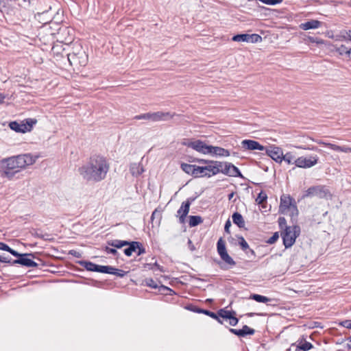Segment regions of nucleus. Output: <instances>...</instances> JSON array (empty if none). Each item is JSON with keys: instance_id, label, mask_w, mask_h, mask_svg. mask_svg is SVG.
Returning <instances> with one entry per match:
<instances>
[{"instance_id": "nucleus-31", "label": "nucleus", "mask_w": 351, "mask_h": 351, "mask_svg": "<svg viewBox=\"0 0 351 351\" xmlns=\"http://www.w3.org/2000/svg\"><path fill=\"white\" fill-rule=\"evenodd\" d=\"M112 270H114L112 266L98 265L97 272L110 274Z\"/></svg>"}, {"instance_id": "nucleus-28", "label": "nucleus", "mask_w": 351, "mask_h": 351, "mask_svg": "<svg viewBox=\"0 0 351 351\" xmlns=\"http://www.w3.org/2000/svg\"><path fill=\"white\" fill-rule=\"evenodd\" d=\"M250 299L255 300L257 302L267 303L271 300L266 296L261 295L259 294H252L250 297Z\"/></svg>"}, {"instance_id": "nucleus-62", "label": "nucleus", "mask_w": 351, "mask_h": 351, "mask_svg": "<svg viewBox=\"0 0 351 351\" xmlns=\"http://www.w3.org/2000/svg\"><path fill=\"white\" fill-rule=\"evenodd\" d=\"M69 254L73 255V256L77 257V258H80L81 257L80 252H77L75 250H71L69 252Z\"/></svg>"}, {"instance_id": "nucleus-3", "label": "nucleus", "mask_w": 351, "mask_h": 351, "mask_svg": "<svg viewBox=\"0 0 351 351\" xmlns=\"http://www.w3.org/2000/svg\"><path fill=\"white\" fill-rule=\"evenodd\" d=\"M197 162L204 164L206 166H197V173L198 178H210L219 173V167H222V162L218 160H208L204 159H199Z\"/></svg>"}, {"instance_id": "nucleus-4", "label": "nucleus", "mask_w": 351, "mask_h": 351, "mask_svg": "<svg viewBox=\"0 0 351 351\" xmlns=\"http://www.w3.org/2000/svg\"><path fill=\"white\" fill-rule=\"evenodd\" d=\"M300 233V228L298 226H286L285 230L281 233L285 248L290 247L294 244Z\"/></svg>"}, {"instance_id": "nucleus-46", "label": "nucleus", "mask_w": 351, "mask_h": 351, "mask_svg": "<svg viewBox=\"0 0 351 351\" xmlns=\"http://www.w3.org/2000/svg\"><path fill=\"white\" fill-rule=\"evenodd\" d=\"M279 238V235L278 232L274 233V234L267 240V243L273 244Z\"/></svg>"}, {"instance_id": "nucleus-47", "label": "nucleus", "mask_w": 351, "mask_h": 351, "mask_svg": "<svg viewBox=\"0 0 351 351\" xmlns=\"http://www.w3.org/2000/svg\"><path fill=\"white\" fill-rule=\"evenodd\" d=\"M202 312V314H204V315H206L213 319H217V313H215L214 312H212V311H210L208 310H206V309H204Z\"/></svg>"}, {"instance_id": "nucleus-5", "label": "nucleus", "mask_w": 351, "mask_h": 351, "mask_svg": "<svg viewBox=\"0 0 351 351\" xmlns=\"http://www.w3.org/2000/svg\"><path fill=\"white\" fill-rule=\"evenodd\" d=\"M173 117V114H171L170 112H147L141 114L139 115H136L134 117V119L140 120V119H145L149 120L154 122L167 121Z\"/></svg>"}, {"instance_id": "nucleus-45", "label": "nucleus", "mask_w": 351, "mask_h": 351, "mask_svg": "<svg viewBox=\"0 0 351 351\" xmlns=\"http://www.w3.org/2000/svg\"><path fill=\"white\" fill-rule=\"evenodd\" d=\"M341 37L344 40H349L351 41V30H344L341 32Z\"/></svg>"}, {"instance_id": "nucleus-63", "label": "nucleus", "mask_w": 351, "mask_h": 351, "mask_svg": "<svg viewBox=\"0 0 351 351\" xmlns=\"http://www.w3.org/2000/svg\"><path fill=\"white\" fill-rule=\"evenodd\" d=\"M156 215H160V213H159V212H158V210H155L152 213V216H151V219H152V220H153V219H154V217H156Z\"/></svg>"}, {"instance_id": "nucleus-44", "label": "nucleus", "mask_w": 351, "mask_h": 351, "mask_svg": "<svg viewBox=\"0 0 351 351\" xmlns=\"http://www.w3.org/2000/svg\"><path fill=\"white\" fill-rule=\"evenodd\" d=\"M299 347L302 351H308L313 348V345L310 342L305 341L302 345H300Z\"/></svg>"}, {"instance_id": "nucleus-59", "label": "nucleus", "mask_w": 351, "mask_h": 351, "mask_svg": "<svg viewBox=\"0 0 351 351\" xmlns=\"http://www.w3.org/2000/svg\"><path fill=\"white\" fill-rule=\"evenodd\" d=\"M244 252L249 257L256 256L255 252L253 250L250 249V247L246 251Z\"/></svg>"}, {"instance_id": "nucleus-7", "label": "nucleus", "mask_w": 351, "mask_h": 351, "mask_svg": "<svg viewBox=\"0 0 351 351\" xmlns=\"http://www.w3.org/2000/svg\"><path fill=\"white\" fill-rule=\"evenodd\" d=\"M37 123L36 119H26L22 123L12 121L9 123L11 130L19 132L25 133L32 130L33 126Z\"/></svg>"}, {"instance_id": "nucleus-49", "label": "nucleus", "mask_w": 351, "mask_h": 351, "mask_svg": "<svg viewBox=\"0 0 351 351\" xmlns=\"http://www.w3.org/2000/svg\"><path fill=\"white\" fill-rule=\"evenodd\" d=\"M186 308L194 312V313H202V311H203V310H204L203 308H198V307L194 306H187Z\"/></svg>"}, {"instance_id": "nucleus-51", "label": "nucleus", "mask_w": 351, "mask_h": 351, "mask_svg": "<svg viewBox=\"0 0 351 351\" xmlns=\"http://www.w3.org/2000/svg\"><path fill=\"white\" fill-rule=\"evenodd\" d=\"M138 247L137 248V255L138 256H140L141 254H143L145 253V247L142 245V244L138 241Z\"/></svg>"}, {"instance_id": "nucleus-35", "label": "nucleus", "mask_w": 351, "mask_h": 351, "mask_svg": "<svg viewBox=\"0 0 351 351\" xmlns=\"http://www.w3.org/2000/svg\"><path fill=\"white\" fill-rule=\"evenodd\" d=\"M220 258L228 265L230 266H234L236 265V262L233 260V258L227 253L223 254L220 256Z\"/></svg>"}, {"instance_id": "nucleus-56", "label": "nucleus", "mask_w": 351, "mask_h": 351, "mask_svg": "<svg viewBox=\"0 0 351 351\" xmlns=\"http://www.w3.org/2000/svg\"><path fill=\"white\" fill-rule=\"evenodd\" d=\"M278 223L279 226L281 228H282L283 226L286 228V219L285 217H279L278 219Z\"/></svg>"}, {"instance_id": "nucleus-61", "label": "nucleus", "mask_w": 351, "mask_h": 351, "mask_svg": "<svg viewBox=\"0 0 351 351\" xmlns=\"http://www.w3.org/2000/svg\"><path fill=\"white\" fill-rule=\"evenodd\" d=\"M293 348H295L294 351H302V349H300L299 346H295V343H292L291 346H290V348L289 349H287V351H291Z\"/></svg>"}, {"instance_id": "nucleus-39", "label": "nucleus", "mask_w": 351, "mask_h": 351, "mask_svg": "<svg viewBox=\"0 0 351 351\" xmlns=\"http://www.w3.org/2000/svg\"><path fill=\"white\" fill-rule=\"evenodd\" d=\"M113 269L114 270H112V273H110V274H113V275H115V276L121 277V278L124 277L128 273V271L115 268L114 267H113Z\"/></svg>"}, {"instance_id": "nucleus-26", "label": "nucleus", "mask_w": 351, "mask_h": 351, "mask_svg": "<svg viewBox=\"0 0 351 351\" xmlns=\"http://www.w3.org/2000/svg\"><path fill=\"white\" fill-rule=\"evenodd\" d=\"M217 252H218L219 256L227 253L226 243L222 238H220L218 240L217 243Z\"/></svg>"}, {"instance_id": "nucleus-27", "label": "nucleus", "mask_w": 351, "mask_h": 351, "mask_svg": "<svg viewBox=\"0 0 351 351\" xmlns=\"http://www.w3.org/2000/svg\"><path fill=\"white\" fill-rule=\"evenodd\" d=\"M217 314L221 318L229 319L230 318H231V316L235 315V312L221 308L217 311Z\"/></svg>"}, {"instance_id": "nucleus-1", "label": "nucleus", "mask_w": 351, "mask_h": 351, "mask_svg": "<svg viewBox=\"0 0 351 351\" xmlns=\"http://www.w3.org/2000/svg\"><path fill=\"white\" fill-rule=\"evenodd\" d=\"M109 170L110 163L107 158L94 155L78 169V172L86 182H99L106 179Z\"/></svg>"}, {"instance_id": "nucleus-30", "label": "nucleus", "mask_w": 351, "mask_h": 351, "mask_svg": "<svg viewBox=\"0 0 351 351\" xmlns=\"http://www.w3.org/2000/svg\"><path fill=\"white\" fill-rule=\"evenodd\" d=\"M202 222V219L198 215H191L189 217V226L191 227H195Z\"/></svg>"}, {"instance_id": "nucleus-38", "label": "nucleus", "mask_w": 351, "mask_h": 351, "mask_svg": "<svg viewBox=\"0 0 351 351\" xmlns=\"http://www.w3.org/2000/svg\"><path fill=\"white\" fill-rule=\"evenodd\" d=\"M249 38L250 43H256L262 40V37L256 34H249Z\"/></svg>"}, {"instance_id": "nucleus-20", "label": "nucleus", "mask_w": 351, "mask_h": 351, "mask_svg": "<svg viewBox=\"0 0 351 351\" xmlns=\"http://www.w3.org/2000/svg\"><path fill=\"white\" fill-rule=\"evenodd\" d=\"M322 25V22L317 20H310L305 23H301L300 27L303 30H308L312 29H317Z\"/></svg>"}, {"instance_id": "nucleus-37", "label": "nucleus", "mask_w": 351, "mask_h": 351, "mask_svg": "<svg viewBox=\"0 0 351 351\" xmlns=\"http://www.w3.org/2000/svg\"><path fill=\"white\" fill-rule=\"evenodd\" d=\"M336 52H337L339 55L343 56L346 55L348 57V48L343 45H341L339 47H336Z\"/></svg>"}, {"instance_id": "nucleus-43", "label": "nucleus", "mask_w": 351, "mask_h": 351, "mask_svg": "<svg viewBox=\"0 0 351 351\" xmlns=\"http://www.w3.org/2000/svg\"><path fill=\"white\" fill-rule=\"evenodd\" d=\"M267 198V195L265 193H263V191H261L258 194L256 201L258 202V204H262L265 201H266Z\"/></svg>"}, {"instance_id": "nucleus-57", "label": "nucleus", "mask_w": 351, "mask_h": 351, "mask_svg": "<svg viewBox=\"0 0 351 351\" xmlns=\"http://www.w3.org/2000/svg\"><path fill=\"white\" fill-rule=\"evenodd\" d=\"M231 226V222L228 219L226 221L225 226H224V230L226 232L229 233L230 232V228Z\"/></svg>"}, {"instance_id": "nucleus-52", "label": "nucleus", "mask_w": 351, "mask_h": 351, "mask_svg": "<svg viewBox=\"0 0 351 351\" xmlns=\"http://www.w3.org/2000/svg\"><path fill=\"white\" fill-rule=\"evenodd\" d=\"M239 319L233 315L231 318L229 319L230 325L234 326L238 324Z\"/></svg>"}, {"instance_id": "nucleus-29", "label": "nucleus", "mask_w": 351, "mask_h": 351, "mask_svg": "<svg viewBox=\"0 0 351 351\" xmlns=\"http://www.w3.org/2000/svg\"><path fill=\"white\" fill-rule=\"evenodd\" d=\"M232 40L235 42H246L249 43L250 38H249V34H240L234 35L232 37Z\"/></svg>"}, {"instance_id": "nucleus-53", "label": "nucleus", "mask_w": 351, "mask_h": 351, "mask_svg": "<svg viewBox=\"0 0 351 351\" xmlns=\"http://www.w3.org/2000/svg\"><path fill=\"white\" fill-rule=\"evenodd\" d=\"M340 325L346 328L351 329V319L342 321L340 322Z\"/></svg>"}, {"instance_id": "nucleus-41", "label": "nucleus", "mask_w": 351, "mask_h": 351, "mask_svg": "<svg viewBox=\"0 0 351 351\" xmlns=\"http://www.w3.org/2000/svg\"><path fill=\"white\" fill-rule=\"evenodd\" d=\"M145 283L146 286L153 289H156L158 287L156 282L154 281L152 278H146L145 280Z\"/></svg>"}, {"instance_id": "nucleus-32", "label": "nucleus", "mask_w": 351, "mask_h": 351, "mask_svg": "<svg viewBox=\"0 0 351 351\" xmlns=\"http://www.w3.org/2000/svg\"><path fill=\"white\" fill-rule=\"evenodd\" d=\"M144 268L145 269H152V270H155L156 269L159 270L161 272H164L165 271V270L163 269V267H162L160 265H158L157 262H155L153 264L152 263H146V264L144 265Z\"/></svg>"}, {"instance_id": "nucleus-19", "label": "nucleus", "mask_w": 351, "mask_h": 351, "mask_svg": "<svg viewBox=\"0 0 351 351\" xmlns=\"http://www.w3.org/2000/svg\"><path fill=\"white\" fill-rule=\"evenodd\" d=\"M212 156H216L219 157H227L230 155L229 150L226 149L221 147L217 146H211V153L210 154Z\"/></svg>"}, {"instance_id": "nucleus-15", "label": "nucleus", "mask_w": 351, "mask_h": 351, "mask_svg": "<svg viewBox=\"0 0 351 351\" xmlns=\"http://www.w3.org/2000/svg\"><path fill=\"white\" fill-rule=\"evenodd\" d=\"M265 150L269 157L278 163H281V158L282 156V149L279 147L270 146L268 148L265 147Z\"/></svg>"}, {"instance_id": "nucleus-13", "label": "nucleus", "mask_w": 351, "mask_h": 351, "mask_svg": "<svg viewBox=\"0 0 351 351\" xmlns=\"http://www.w3.org/2000/svg\"><path fill=\"white\" fill-rule=\"evenodd\" d=\"M31 256L32 258H34V255L33 254H21L19 258H17L16 260H14L12 262V265H21L23 266H25L27 267H36L38 266V264L29 258V257Z\"/></svg>"}, {"instance_id": "nucleus-50", "label": "nucleus", "mask_w": 351, "mask_h": 351, "mask_svg": "<svg viewBox=\"0 0 351 351\" xmlns=\"http://www.w3.org/2000/svg\"><path fill=\"white\" fill-rule=\"evenodd\" d=\"M312 141L317 143L319 145H324L326 147H329L330 149H332V147L331 145H334L333 143H328V142H325V141H319V140H314V139H312Z\"/></svg>"}, {"instance_id": "nucleus-17", "label": "nucleus", "mask_w": 351, "mask_h": 351, "mask_svg": "<svg viewBox=\"0 0 351 351\" xmlns=\"http://www.w3.org/2000/svg\"><path fill=\"white\" fill-rule=\"evenodd\" d=\"M229 330L231 333L239 337H245L247 335H252L255 332L254 329L250 328L247 325L243 326L241 329L230 328Z\"/></svg>"}, {"instance_id": "nucleus-9", "label": "nucleus", "mask_w": 351, "mask_h": 351, "mask_svg": "<svg viewBox=\"0 0 351 351\" xmlns=\"http://www.w3.org/2000/svg\"><path fill=\"white\" fill-rule=\"evenodd\" d=\"M280 211L285 213L288 210H291L292 215H298V210L294 199L289 195H283L280 197Z\"/></svg>"}, {"instance_id": "nucleus-42", "label": "nucleus", "mask_w": 351, "mask_h": 351, "mask_svg": "<svg viewBox=\"0 0 351 351\" xmlns=\"http://www.w3.org/2000/svg\"><path fill=\"white\" fill-rule=\"evenodd\" d=\"M104 250L108 254H112L113 256L118 255V252L115 247H110L108 246H106L104 248Z\"/></svg>"}, {"instance_id": "nucleus-11", "label": "nucleus", "mask_w": 351, "mask_h": 351, "mask_svg": "<svg viewBox=\"0 0 351 351\" xmlns=\"http://www.w3.org/2000/svg\"><path fill=\"white\" fill-rule=\"evenodd\" d=\"M184 145L203 154H210L211 153L212 145H208L201 140L189 141L184 143Z\"/></svg>"}, {"instance_id": "nucleus-14", "label": "nucleus", "mask_w": 351, "mask_h": 351, "mask_svg": "<svg viewBox=\"0 0 351 351\" xmlns=\"http://www.w3.org/2000/svg\"><path fill=\"white\" fill-rule=\"evenodd\" d=\"M195 199L196 197H189L185 202L182 203L180 208L178 210V214L180 215V223H183L184 221L185 217L189 212L190 206Z\"/></svg>"}, {"instance_id": "nucleus-22", "label": "nucleus", "mask_w": 351, "mask_h": 351, "mask_svg": "<svg viewBox=\"0 0 351 351\" xmlns=\"http://www.w3.org/2000/svg\"><path fill=\"white\" fill-rule=\"evenodd\" d=\"M128 247L124 249V254L127 256H130L133 252H136L138 247V241H129Z\"/></svg>"}, {"instance_id": "nucleus-23", "label": "nucleus", "mask_w": 351, "mask_h": 351, "mask_svg": "<svg viewBox=\"0 0 351 351\" xmlns=\"http://www.w3.org/2000/svg\"><path fill=\"white\" fill-rule=\"evenodd\" d=\"M232 221L239 228H243L245 226V221L243 216L238 212L234 213L232 216Z\"/></svg>"}, {"instance_id": "nucleus-55", "label": "nucleus", "mask_w": 351, "mask_h": 351, "mask_svg": "<svg viewBox=\"0 0 351 351\" xmlns=\"http://www.w3.org/2000/svg\"><path fill=\"white\" fill-rule=\"evenodd\" d=\"M0 262L1 263H11L12 264V261H11V258H9V257L0 256Z\"/></svg>"}, {"instance_id": "nucleus-10", "label": "nucleus", "mask_w": 351, "mask_h": 351, "mask_svg": "<svg viewBox=\"0 0 351 351\" xmlns=\"http://www.w3.org/2000/svg\"><path fill=\"white\" fill-rule=\"evenodd\" d=\"M222 167H219V173L230 176L243 178L242 173L238 167L230 162H222Z\"/></svg>"}, {"instance_id": "nucleus-40", "label": "nucleus", "mask_w": 351, "mask_h": 351, "mask_svg": "<svg viewBox=\"0 0 351 351\" xmlns=\"http://www.w3.org/2000/svg\"><path fill=\"white\" fill-rule=\"evenodd\" d=\"M239 245L243 251H246L249 248V245L243 237H239Z\"/></svg>"}, {"instance_id": "nucleus-58", "label": "nucleus", "mask_w": 351, "mask_h": 351, "mask_svg": "<svg viewBox=\"0 0 351 351\" xmlns=\"http://www.w3.org/2000/svg\"><path fill=\"white\" fill-rule=\"evenodd\" d=\"M9 248L10 246L8 245L6 243L0 242V250L8 252Z\"/></svg>"}, {"instance_id": "nucleus-64", "label": "nucleus", "mask_w": 351, "mask_h": 351, "mask_svg": "<svg viewBox=\"0 0 351 351\" xmlns=\"http://www.w3.org/2000/svg\"><path fill=\"white\" fill-rule=\"evenodd\" d=\"M5 99V95L3 93H0V104L4 102V99Z\"/></svg>"}, {"instance_id": "nucleus-6", "label": "nucleus", "mask_w": 351, "mask_h": 351, "mask_svg": "<svg viewBox=\"0 0 351 351\" xmlns=\"http://www.w3.org/2000/svg\"><path fill=\"white\" fill-rule=\"evenodd\" d=\"M317 197L320 199H329L331 197L330 192L325 186H314L309 187L305 192L304 197Z\"/></svg>"}, {"instance_id": "nucleus-18", "label": "nucleus", "mask_w": 351, "mask_h": 351, "mask_svg": "<svg viewBox=\"0 0 351 351\" xmlns=\"http://www.w3.org/2000/svg\"><path fill=\"white\" fill-rule=\"evenodd\" d=\"M180 167L181 169L186 173L191 175L194 178H198V175L196 171L197 167V165L187 163H182Z\"/></svg>"}, {"instance_id": "nucleus-48", "label": "nucleus", "mask_w": 351, "mask_h": 351, "mask_svg": "<svg viewBox=\"0 0 351 351\" xmlns=\"http://www.w3.org/2000/svg\"><path fill=\"white\" fill-rule=\"evenodd\" d=\"M159 289H160V291H169V293L167 294L169 295H173L176 294V292L173 289L169 288L168 287L164 286V285H161Z\"/></svg>"}, {"instance_id": "nucleus-8", "label": "nucleus", "mask_w": 351, "mask_h": 351, "mask_svg": "<svg viewBox=\"0 0 351 351\" xmlns=\"http://www.w3.org/2000/svg\"><path fill=\"white\" fill-rule=\"evenodd\" d=\"M68 60L71 65L84 66L87 63L88 56L80 47L77 51L68 54Z\"/></svg>"}, {"instance_id": "nucleus-36", "label": "nucleus", "mask_w": 351, "mask_h": 351, "mask_svg": "<svg viewBox=\"0 0 351 351\" xmlns=\"http://www.w3.org/2000/svg\"><path fill=\"white\" fill-rule=\"evenodd\" d=\"M32 235L34 237L42 239L44 240H49V235L48 234H43L40 230H34L32 232Z\"/></svg>"}, {"instance_id": "nucleus-25", "label": "nucleus", "mask_w": 351, "mask_h": 351, "mask_svg": "<svg viewBox=\"0 0 351 351\" xmlns=\"http://www.w3.org/2000/svg\"><path fill=\"white\" fill-rule=\"evenodd\" d=\"M108 244L110 246L115 247V248L120 249L123 247L128 245L129 244V241L115 239V240L108 241Z\"/></svg>"}, {"instance_id": "nucleus-34", "label": "nucleus", "mask_w": 351, "mask_h": 351, "mask_svg": "<svg viewBox=\"0 0 351 351\" xmlns=\"http://www.w3.org/2000/svg\"><path fill=\"white\" fill-rule=\"evenodd\" d=\"M332 150L337 152H341L344 153H351V147L347 146H339L334 144V145H331Z\"/></svg>"}, {"instance_id": "nucleus-24", "label": "nucleus", "mask_w": 351, "mask_h": 351, "mask_svg": "<svg viewBox=\"0 0 351 351\" xmlns=\"http://www.w3.org/2000/svg\"><path fill=\"white\" fill-rule=\"evenodd\" d=\"M80 265L84 267L87 271L97 272L98 265L90 261H82L79 262Z\"/></svg>"}, {"instance_id": "nucleus-2", "label": "nucleus", "mask_w": 351, "mask_h": 351, "mask_svg": "<svg viewBox=\"0 0 351 351\" xmlns=\"http://www.w3.org/2000/svg\"><path fill=\"white\" fill-rule=\"evenodd\" d=\"M38 158L25 154L3 158L0 160V177L12 180L17 173L35 163Z\"/></svg>"}, {"instance_id": "nucleus-12", "label": "nucleus", "mask_w": 351, "mask_h": 351, "mask_svg": "<svg viewBox=\"0 0 351 351\" xmlns=\"http://www.w3.org/2000/svg\"><path fill=\"white\" fill-rule=\"evenodd\" d=\"M317 161L318 157L317 156H312L308 158L301 156L294 160V164L298 167L306 169L315 165Z\"/></svg>"}, {"instance_id": "nucleus-33", "label": "nucleus", "mask_w": 351, "mask_h": 351, "mask_svg": "<svg viewBox=\"0 0 351 351\" xmlns=\"http://www.w3.org/2000/svg\"><path fill=\"white\" fill-rule=\"evenodd\" d=\"M285 161L287 164H294V156L291 152H287L285 154H282L281 158V162Z\"/></svg>"}, {"instance_id": "nucleus-16", "label": "nucleus", "mask_w": 351, "mask_h": 351, "mask_svg": "<svg viewBox=\"0 0 351 351\" xmlns=\"http://www.w3.org/2000/svg\"><path fill=\"white\" fill-rule=\"evenodd\" d=\"M242 147L247 150H265V147L261 145L258 141L245 139L241 141Z\"/></svg>"}, {"instance_id": "nucleus-60", "label": "nucleus", "mask_w": 351, "mask_h": 351, "mask_svg": "<svg viewBox=\"0 0 351 351\" xmlns=\"http://www.w3.org/2000/svg\"><path fill=\"white\" fill-rule=\"evenodd\" d=\"M300 148L306 150H312V151H319L317 147L315 146H307V147H300Z\"/></svg>"}, {"instance_id": "nucleus-54", "label": "nucleus", "mask_w": 351, "mask_h": 351, "mask_svg": "<svg viewBox=\"0 0 351 351\" xmlns=\"http://www.w3.org/2000/svg\"><path fill=\"white\" fill-rule=\"evenodd\" d=\"M8 252L9 253H10L12 256L17 257L18 258H19L20 256L21 255V254H20L17 251L12 249L10 247L9 250H8Z\"/></svg>"}, {"instance_id": "nucleus-21", "label": "nucleus", "mask_w": 351, "mask_h": 351, "mask_svg": "<svg viewBox=\"0 0 351 351\" xmlns=\"http://www.w3.org/2000/svg\"><path fill=\"white\" fill-rule=\"evenodd\" d=\"M130 171L133 176L138 177L145 171V169L141 163L134 162L130 165Z\"/></svg>"}]
</instances>
